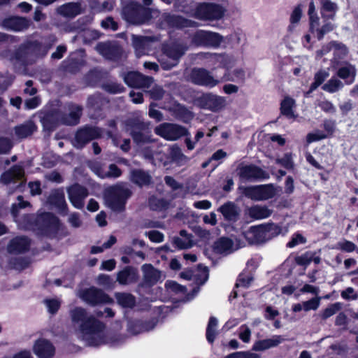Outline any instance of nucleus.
Here are the masks:
<instances>
[{
	"instance_id": "f257e3e1",
	"label": "nucleus",
	"mask_w": 358,
	"mask_h": 358,
	"mask_svg": "<svg viewBox=\"0 0 358 358\" xmlns=\"http://www.w3.org/2000/svg\"><path fill=\"white\" fill-rule=\"evenodd\" d=\"M69 315L71 327L88 345L108 344L115 346L124 341L123 336L106 331L105 324L83 308L71 310Z\"/></svg>"
},
{
	"instance_id": "f03ea898",
	"label": "nucleus",
	"mask_w": 358,
	"mask_h": 358,
	"mask_svg": "<svg viewBox=\"0 0 358 358\" xmlns=\"http://www.w3.org/2000/svg\"><path fill=\"white\" fill-rule=\"evenodd\" d=\"M279 233V228L274 224L252 227L243 233L250 244L264 243Z\"/></svg>"
},
{
	"instance_id": "7ed1b4c3",
	"label": "nucleus",
	"mask_w": 358,
	"mask_h": 358,
	"mask_svg": "<svg viewBox=\"0 0 358 358\" xmlns=\"http://www.w3.org/2000/svg\"><path fill=\"white\" fill-rule=\"evenodd\" d=\"M130 194L129 189L124 185L110 187L105 193L106 204L113 210L121 211Z\"/></svg>"
},
{
	"instance_id": "20e7f679",
	"label": "nucleus",
	"mask_w": 358,
	"mask_h": 358,
	"mask_svg": "<svg viewBox=\"0 0 358 358\" xmlns=\"http://www.w3.org/2000/svg\"><path fill=\"white\" fill-rule=\"evenodd\" d=\"M241 189L245 196L256 201L271 199L276 194L275 189L272 185L252 186Z\"/></svg>"
},
{
	"instance_id": "39448f33",
	"label": "nucleus",
	"mask_w": 358,
	"mask_h": 358,
	"mask_svg": "<svg viewBox=\"0 0 358 358\" xmlns=\"http://www.w3.org/2000/svg\"><path fill=\"white\" fill-rule=\"evenodd\" d=\"M155 133L168 141H175L186 134V129L178 124L163 123L155 129Z\"/></svg>"
},
{
	"instance_id": "423d86ee",
	"label": "nucleus",
	"mask_w": 358,
	"mask_h": 358,
	"mask_svg": "<svg viewBox=\"0 0 358 358\" xmlns=\"http://www.w3.org/2000/svg\"><path fill=\"white\" fill-rule=\"evenodd\" d=\"M187 48H182L179 45H173L166 49L159 62L162 68L168 70L175 66L179 58L184 54Z\"/></svg>"
},
{
	"instance_id": "0eeeda50",
	"label": "nucleus",
	"mask_w": 358,
	"mask_h": 358,
	"mask_svg": "<svg viewBox=\"0 0 358 358\" xmlns=\"http://www.w3.org/2000/svg\"><path fill=\"white\" fill-rule=\"evenodd\" d=\"M190 78L194 83L208 88L217 86L220 82L210 71L204 69L192 70Z\"/></svg>"
},
{
	"instance_id": "6e6552de",
	"label": "nucleus",
	"mask_w": 358,
	"mask_h": 358,
	"mask_svg": "<svg viewBox=\"0 0 358 358\" xmlns=\"http://www.w3.org/2000/svg\"><path fill=\"white\" fill-rule=\"evenodd\" d=\"M198 104L201 108L217 112L225 108L227 100L224 96L209 93L201 96L198 99Z\"/></svg>"
},
{
	"instance_id": "1a4fd4ad",
	"label": "nucleus",
	"mask_w": 358,
	"mask_h": 358,
	"mask_svg": "<svg viewBox=\"0 0 358 358\" xmlns=\"http://www.w3.org/2000/svg\"><path fill=\"white\" fill-rule=\"evenodd\" d=\"M224 11L220 5L203 3L198 6L196 14L200 19H219L224 15Z\"/></svg>"
},
{
	"instance_id": "9d476101",
	"label": "nucleus",
	"mask_w": 358,
	"mask_h": 358,
	"mask_svg": "<svg viewBox=\"0 0 358 358\" xmlns=\"http://www.w3.org/2000/svg\"><path fill=\"white\" fill-rule=\"evenodd\" d=\"M222 39L217 33L200 30L195 33L192 41L196 45L218 46Z\"/></svg>"
},
{
	"instance_id": "9b49d317",
	"label": "nucleus",
	"mask_w": 358,
	"mask_h": 358,
	"mask_svg": "<svg viewBox=\"0 0 358 358\" xmlns=\"http://www.w3.org/2000/svg\"><path fill=\"white\" fill-rule=\"evenodd\" d=\"M101 133V130L96 127H86L80 129L76 134L73 145L78 148H83L90 141L100 137Z\"/></svg>"
},
{
	"instance_id": "f8f14e48",
	"label": "nucleus",
	"mask_w": 358,
	"mask_h": 358,
	"mask_svg": "<svg viewBox=\"0 0 358 358\" xmlns=\"http://www.w3.org/2000/svg\"><path fill=\"white\" fill-rule=\"evenodd\" d=\"M32 350L38 358H52L55 353V348L48 339L40 338L36 340Z\"/></svg>"
},
{
	"instance_id": "ddd939ff",
	"label": "nucleus",
	"mask_w": 358,
	"mask_h": 358,
	"mask_svg": "<svg viewBox=\"0 0 358 358\" xmlns=\"http://www.w3.org/2000/svg\"><path fill=\"white\" fill-rule=\"evenodd\" d=\"M79 296L86 303L93 305L99 303H110L111 301L108 296L94 287H91L81 292Z\"/></svg>"
},
{
	"instance_id": "4468645a",
	"label": "nucleus",
	"mask_w": 358,
	"mask_h": 358,
	"mask_svg": "<svg viewBox=\"0 0 358 358\" xmlns=\"http://www.w3.org/2000/svg\"><path fill=\"white\" fill-rule=\"evenodd\" d=\"M24 169L20 166H15L1 175L0 181L5 185L19 182L17 185L19 187L24 183Z\"/></svg>"
},
{
	"instance_id": "2eb2a0df",
	"label": "nucleus",
	"mask_w": 358,
	"mask_h": 358,
	"mask_svg": "<svg viewBox=\"0 0 358 358\" xmlns=\"http://www.w3.org/2000/svg\"><path fill=\"white\" fill-rule=\"evenodd\" d=\"M69 199L72 205L76 208H82L84 206V200L88 193L83 187L74 185L67 189Z\"/></svg>"
},
{
	"instance_id": "dca6fc26",
	"label": "nucleus",
	"mask_w": 358,
	"mask_h": 358,
	"mask_svg": "<svg viewBox=\"0 0 358 358\" xmlns=\"http://www.w3.org/2000/svg\"><path fill=\"white\" fill-rule=\"evenodd\" d=\"M203 56L208 60L209 65L219 66L225 69H230L237 63V58L227 55H216V54H208L206 53Z\"/></svg>"
},
{
	"instance_id": "f3484780",
	"label": "nucleus",
	"mask_w": 358,
	"mask_h": 358,
	"mask_svg": "<svg viewBox=\"0 0 358 358\" xmlns=\"http://www.w3.org/2000/svg\"><path fill=\"white\" fill-rule=\"evenodd\" d=\"M124 81L131 87L145 89L151 85L153 80L137 72H129L124 77Z\"/></svg>"
},
{
	"instance_id": "a211bd4d",
	"label": "nucleus",
	"mask_w": 358,
	"mask_h": 358,
	"mask_svg": "<svg viewBox=\"0 0 358 358\" xmlns=\"http://www.w3.org/2000/svg\"><path fill=\"white\" fill-rule=\"evenodd\" d=\"M238 176L242 180H245L268 178L266 172L253 165H246L239 167Z\"/></svg>"
},
{
	"instance_id": "6ab92c4d",
	"label": "nucleus",
	"mask_w": 358,
	"mask_h": 358,
	"mask_svg": "<svg viewBox=\"0 0 358 358\" xmlns=\"http://www.w3.org/2000/svg\"><path fill=\"white\" fill-rule=\"evenodd\" d=\"M245 245L243 242L236 239L234 243L228 238H221L215 243V250L217 253L228 254Z\"/></svg>"
},
{
	"instance_id": "aec40b11",
	"label": "nucleus",
	"mask_w": 358,
	"mask_h": 358,
	"mask_svg": "<svg viewBox=\"0 0 358 358\" xmlns=\"http://www.w3.org/2000/svg\"><path fill=\"white\" fill-rule=\"evenodd\" d=\"M285 341L280 335H274L269 338L259 340L255 342L252 350L255 351H264L277 347Z\"/></svg>"
},
{
	"instance_id": "412c9836",
	"label": "nucleus",
	"mask_w": 358,
	"mask_h": 358,
	"mask_svg": "<svg viewBox=\"0 0 358 358\" xmlns=\"http://www.w3.org/2000/svg\"><path fill=\"white\" fill-rule=\"evenodd\" d=\"M29 240L25 237H16L13 238L8 246L10 254H20L29 250Z\"/></svg>"
},
{
	"instance_id": "4be33fe9",
	"label": "nucleus",
	"mask_w": 358,
	"mask_h": 358,
	"mask_svg": "<svg viewBox=\"0 0 358 358\" xmlns=\"http://www.w3.org/2000/svg\"><path fill=\"white\" fill-rule=\"evenodd\" d=\"M4 27L13 31H22L29 25V22L24 17H13L3 22Z\"/></svg>"
},
{
	"instance_id": "5701e85b",
	"label": "nucleus",
	"mask_w": 358,
	"mask_h": 358,
	"mask_svg": "<svg viewBox=\"0 0 358 358\" xmlns=\"http://www.w3.org/2000/svg\"><path fill=\"white\" fill-rule=\"evenodd\" d=\"M357 71L354 65L347 64L346 65L341 67L337 72V76L345 80L348 85L352 84L356 77Z\"/></svg>"
},
{
	"instance_id": "b1692460",
	"label": "nucleus",
	"mask_w": 358,
	"mask_h": 358,
	"mask_svg": "<svg viewBox=\"0 0 358 358\" xmlns=\"http://www.w3.org/2000/svg\"><path fill=\"white\" fill-rule=\"evenodd\" d=\"M331 49L334 50V54L338 57H342L348 53V48L345 45L341 43L332 42L324 46L321 50L318 51L317 52V57H322Z\"/></svg>"
},
{
	"instance_id": "393cba45",
	"label": "nucleus",
	"mask_w": 358,
	"mask_h": 358,
	"mask_svg": "<svg viewBox=\"0 0 358 358\" xmlns=\"http://www.w3.org/2000/svg\"><path fill=\"white\" fill-rule=\"evenodd\" d=\"M237 61L238 62L235 66L230 69H226L225 76L227 77V80L229 81L243 82L245 78V73L241 67H236L240 60L237 59Z\"/></svg>"
},
{
	"instance_id": "a878e982",
	"label": "nucleus",
	"mask_w": 358,
	"mask_h": 358,
	"mask_svg": "<svg viewBox=\"0 0 358 358\" xmlns=\"http://www.w3.org/2000/svg\"><path fill=\"white\" fill-rule=\"evenodd\" d=\"M295 100L289 96H285L281 102V113L289 119H295L296 115L294 113Z\"/></svg>"
},
{
	"instance_id": "bb28decb",
	"label": "nucleus",
	"mask_w": 358,
	"mask_h": 358,
	"mask_svg": "<svg viewBox=\"0 0 358 358\" xmlns=\"http://www.w3.org/2000/svg\"><path fill=\"white\" fill-rule=\"evenodd\" d=\"M142 271L145 280L150 284L156 283L161 278L160 272L155 269L151 264L143 265Z\"/></svg>"
},
{
	"instance_id": "cd10ccee",
	"label": "nucleus",
	"mask_w": 358,
	"mask_h": 358,
	"mask_svg": "<svg viewBox=\"0 0 358 358\" xmlns=\"http://www.w3.org/2000/svg\"><path fill=\"white\" fill-rule=\"evenodd\" d=\"M338 9L337 4L331 0H324L321 3V14L323 17L333 19Z\"/></svg>"
},
{
	"instance_id": "c85d7f7f",
	"label": "nucleus",
	"mask_w": 358,
	"mask_h": 358,
	"mask_svg": "<svg viewBox=\"0 0 358 358\" xmlns=\"http://www.w3.org/2000/svg\"><path fill=\"white\" fill-rule=\"evenodd\" d=\"M249 215L256 220L268 217L271 215V210L265 206H255L249 208Z\"/></svg>"
},
{
	"instance_id": "c756f323",
	"label": "nucleus",
	"mask_w": 358,
	"mask_h": 358,
	"mask_svg": "<svg viewBox=\"0 0 358 358\" xmlns=\"http://www.w3.org/2000/svg\"><path fill=\"white\" fill-rule=\"evenodd\" d=\"M49 201L61 210H64L66 206L64 192L61 189L52 192L49 197Z\"/></svg>"
},
{
	"instance_id": "7c9ffc66",
	"label": "nucleus",
	"mask_w": 358,
	"mask_h": 358,
	"mask_svg": "<svg viewBox=\"0 0 358 358\" xmlns=\"http://www.w3.org/2000/svg\"><path fill=\"white\" fill-rule=\"evenodd\" d=\"M81 8L80 4L76 3H69L58 8V13L66 17H74L80 13Z\"/></svg>"
},
{
	"instance_id": "2f4dec72",
	"label": "nucleus",
	"mask_w": 358,
	"mask_h": 358,
	"mask_svg": "<svg viewBox=\"0 0 358 358\" xmlns=\"http://www.w3.org/2000/svg\"><path fill=\"white\" fill-rule=\"evenodd\" d=\"M131 179L132 182L138 185L143 186L150 182L151 177L148 173L141 170H135L131 172Z\"/></svg>"
},
{
	"instance_id": "473e14b6",
	"label": "nucleus",
	"mask_w": 358,
	"mask_h": 358,
	"mask_svg": "<svg viewBox=\"0 0 358 358\" xmlns=\"http://www.w3.org/2000/svg\"><path fill=\"white\" fill-rule=\"evenodd\" d=\"M80 116V108L77 106H72L69 109V113L67 117L63 118L64 124L69 125L76 124L78 122Z\"/></svg>"
},
{
	"instance_id": "72a5a7b5",
	"label": "nucleus",
	"mask_w": 358,
	"mask_h": 358,
	"mask_svg": "<svg viewBox=\"0 0 358 358\" xmlns=\"http://www.w3.org/2000/svg\"><path fill=\"white\" fill-rule=\"evenodd\" d=\"M115 298L117 303L123 308H132L136 303L134 297L127 293H117Z\"/></svg>"
},
{
	"instance_id": "f704fd0d",
	"label": "nucleus",
	"mask_w": 358,
	"mask_h": 358,
	"mask_svg": "<svg viewBox=\"0 0 358 358\" xmlns=\"http://www.w3.org/2000/svg\"><path fill=\"white\" fill-rule=\"evenodd\" d=\"M302 15L303 10L300 5L294 8L289 17V25L288 26V29L289 31H292L293 29L299 24Z\"/></svg>"
},
{
	"instance_id": "c9c22d12",
	"label": "nucleus",
	"mask_w": 358,
	"mask_h": 358,
	"mask_svg": "<svg viewBox=\"0 0 358 358\" xmlns=\"http://www.w3.org/2000/svg\"><path fill=\"white\" fill-rule=\"evenodd\" d=\"M343 85L342 81L333 77L322 86V90L329 93H334L341 90Z\"/></svg>"
},
{
	"instance_id": "e433bc0d",
	"label": "nucleus",
	"mask_w": 358,
	"mask_h": 358,
	"mask_svg": "<svg viewBox=\"0 0 358 358\" xmlns=\"http://www.w3.org/2000/svg\"><path fill=\"white\" fill-rule=\"evenodd\" d=\"M145 12V9L141 6H137L134 13L128 14L127 20L134 24H140L145 22L148 18L141 16Z\"/></svg>"
},
{
	"instance_id": "4c0bfd02",
	"label": "nucleus",
	"mask_w": 358,
	"mask_h": 358,
	"mask_svg": "<svg viewBox=\"0 0 358 358\" xmlns=\"http://www.w3.org/2000/svg\"><path fill=\"white\" fill-rule=\"evenodd\" d=\"M219 210L227 220H234L236 218V208L235 206L231 203L224 204L219 208Z\"/></svg>"
},
{
	"instance_id": "58836bf2",
	"label": "nucleus",
	"mask_w": 358,
	"mask_h": 358,
	"mask_svg": "<svg viewBox=\"0 0 358 358\" xmlns=\"http://www.w3.org/2000/svg\"><path fill=\"white\" fill-rule=\"evenodd\" d=\"M147 42V38L145 37L133 36V45L138 56L145 53Z\"/></svg>"
},
{
	"instance_id": "ea45409f",
	"label": "nucleus",
	"mask_w": 358,
	"mask_h": 358,
	"mask_svg": "<svg viewBox=\"0 0 358 358\" xmlns=\"http://www.w3.org/2000/svg\"><path fill=\"white\" fill-rule=\"evenodd\" d=\"M217 325V319L215 317H211L209 320L206 330V338L210 343H213L215 338Z\"/></svg>"
},
{
	"instance_id": "a19ab883",
	"label": "nucleus",
	"mask_w": 358,
	"mask_h": 358,
	"mask_svg": "<svg viewBox=\"0 0 358 358\" xmlns=\"http://www.w3.org/2000/svg\"><path fill=\"white\" fill-rule=\"evenodd\" d=\"M319 160L324 168L333 165L334 162L331 152L327 149H322L320 151Z\"/></svg>"
},
{
	"instance_id": "79ce46f5",
	"label": "nucleus",
	"mask_w": 358,
	"mask_h": 358,
	"mask_svg": "<svg viewBox=\"0 0 358 358\" xmlns=\"http://www.w3.org/2000/svg\"><path fill=\"white\" fill-rule=\"evenodd\" d=\"M96 50L106 59H113L114 58L113 49L109 44L99 43L96 45Z\"/></svg>"
},
{
	"instance_id": "37998d69",
	"label": "nucleus",
	"mask_w": 358,
	"mask_h": 358,
	"mask_svg": "<svg viewBox=\"0 0 358 358\" xmlns=\"http://www.w3.org/2000/svg\"><path fill=\"white\" fill-rule=\"evenodd\" d=\"M198 273L194 275V280L199 285L204 284L208 278V271L207 267L200 266L197 271Z\"/></svg>"
},
{
	"instance_id": "c03bdc74",
	"label": "nucleus",
	"mask_w": 358,
	"mask_h": 358,
	"mask_svg": "<svg viewBox=\"0 0 358 358\" xmlns=\"http://www.w3.org/2000/svg\"><path fill=\"white\" fill-rule=\"evenodd\" d=\"M327 137V135L325 134L323 131L320 130L314 131L311 133H309L306 136V143L308 145L316 142L322 139H324Z\"/></svg>"
},
{
	"instance_id": "a18cd8bd",
	"label": "nucleus",
	"mask_w": 358,
	"mask_h": 358,
	"mask_svg": "<svg viewBox=\"0 0 358 358\" xmlns=\"http://www.w3.org/2000/svg\"><path fill=\"white\" fill-rule=\"evenodd\" d=\"M320 297H315L308 301H303L302 306L304 311L315 310L320 304Z\"/></svg>"
},
{
	"instance_id": "49530a36",
	"label": "nucleus",
	"mask_w": 358,
	"mask_h": 358,
	"mask_svg": "<svg viewBox=\"0 0 358 358\" xmlns=\"http://www.w3.org/2000/svg\"><path fill=\"white\" fill-rule=\"evenodd\" d=\"M341 308V303H335L331 304L323 310L322 313V317L323 319H327L336 314Z\"/></svg>"
},
{
	"instance_id": "de8ad7c7",
	"label": "nucleus",
	"mask_w": 358,
	"mask_h": 358,
	"mask_svg": "<svg viewBox=\"0 0 358 358\" xmlns=\"http://www.w3.org/2000/svg\"><path fill=\"white\" fill-rule=\"evenodd\" d=\"M44 303L49 313H55L60 307L61 302L57 299H48L44 301Z\"/></svg>"
},
{
	"instance_id": "09e8293b",
	"label": "nucleus",
	"mask_w": 358,
	"mask_h": 358,
	"mask_svg": "<svg viewBox=\"0 0 358 358\" xmlns=\"http://www.w3.org/2000/svg\"><path fill=\"white\" fill-rule=\"evenodd\" d=\"M253 278L251 276L250 274L248 273H241L236 283V286L237 287H248L252 282Z\"/></svg>"
},
{
	"instance_id": "8fccbe9b",
	"label": "nucleus",
	"mask_w": 358,
	"mask_h": 358,
	"mask_svg": "<svg viewBox=\"0 0 358 358\" xmlns=\"http://www.w3.org/2000/svg\"><path fill=\"white\" fill-rule=\"evenodd\" d=\"M33 132L31 125H21L15 128V134L20 138H25Z\"/></svg>"
},
{
	"instance_id": "3c124183",
	"label": "nucleus",
	"mask_w": 358,
	"mask_h": 358,
	"mask_svg": "<svg viewBox=\"0 0 358 358\" xmlns=\"http://www.w3.org/2000/svg\"><path fill=\"white\" fill-rule=\"evenodd\" d=\"M356 248L357 247L354 243L347 240L341 241L338 242L336 245L337 249L343 250L347 252H351L355 250Z\"/></svg>"
},
{
	"instance_id": "603ef678",
	"label": "nucleus",
	"mask_w": 358,
	"mask_h": 358,
	"mask_svg": "<svg viewBox=\"0 0 358 358\" xmlns=\"http://www.w3.org/2000/svg\"><path fill=\"white\" fill-rule=\"evenodd\" d=\"M166 287L171 292L176 294H185L186 288L174 281H169L166 283Z\"/></svg>"
},
{
	"instance_id": "864d4df0",
	"label": "nucleus",
	"mask_w": 358,
	"mask_h": 358,
	"mask_svg": "<svg viewBox=\"0 0 358 358\" xmlns=\"http://www.w3.org/2000/svg\"><path fill=\"white\" fill-rule=\"evenodd\" d=\"M98 176L101 178H106V177H113V178H117L121 175V171L117 168V166L115 164H111L109 166V170L107 173H97Z\"/></svg>"
},
{
	"instance_id": "5fc2aeb1",
	"label": "nucleus",
	"mask_w": 358,
	"mask_h": 358,
	"mask_svg": "<svg viewBox=\"0 0 358 358\" xmlns=\"http://www.w3.org/2000/svg\"><path fill=\"white\" fill-rule=\"evenodd\" d=\"M170 23L172 26L177 27H184L191 25V22L189 20H187L179 16H175L172 17L170 19Z\"/></svg>"
},
{
	"instance_id": "6e6d98bb",
	"label": "nucleus",
	"mask_w": 358,
	"mask_h": 358,
	"mask_svg": "<svg viewBox=\"0 0 358 358\" xmlns=\"http://www.w3.org/2000/svg\"><path fill=\"white\" fill-rule=\"evenodd\" d=\"M276 162L288 169H292L294 166L291 154H285L281 159H277Z\"/></svg>"
},
{
	"instance_id": "4d7b16f0",
	"label": "nucleus",
	"mask_w": 358,
	"mask_h": 358,
	"mask_svg": "<svg viewBox=\"0 0 358 358\" xmlns=\"http://www.w3.org/2000/svg\"><path fill=\"white\" fill-rule=\"evenodd\" d=\"M313 257V253L311 252H308L298 257L296 259V261L297 264L299 265L306 266L308 265L312 262Z\"/></svg>"
},
{
	"instance_id": "13d9d810",
	"label": "nucleus",
	"mask_w": 358,
	"mask_h": 358,
	"mask_svg": "<svg viewBox=\"0 0 358 358\" xmlns=\"http://www.w3.org/2000/svg\"><path fill=\"white\" fill-rule=\"evenodd\" d=\"M145 234H146V236H148V238H150V240L152 242L159 243H162L164 241L163 234L158 231H156V230L150 231L148 232H146Z\"/></svg>"
},
{
	"instance_id": "bf43d9fd",
	"label": "nucleus",
	"mask_w": 358,
	"mask_h": 358,
	"mask_svg": "<svg viewBox=\"0 0 358 358\" xmlns=\"http://www.w3.org/2000/svg\"><path fill=\"white\" fill-rule=\"evenodd\" d=\"M251 331L247 325L240 327L239 338L244 342L248 343L250 340Z\"/></svg>"
},
{
	"instance_id": "052dcab7",
	"label": "nucleus",
	"mask_w": 358,
	"mask_h": 358,
	"mask_svg": "<svg viewBox=\"0 0 358 358\" xmlns=\"http://www.w3.org/2000/svg\"><path fill=\"white\" fill-rule=\"evenodd\" d=\"M174 243L180 249L188 248L192 245V241L189 238H187L185 240L182 238H176L174 239Z\"/></svg>"
},
{
	"instance_id": "680f3d73",
	"label": "nucleus",
	"mask_w": 358,
	"mask_h": 358,
	"mask_svg": "<svg viewBox=\"0 0 358 358\" xmlns=\"http://www.w3.org/2000/svg\"><path fill=\"white\" fill-rule=\"evenodd\" d=\"M334 28V24L331 22H327L324 24L317 31V38L319 40L322 39L324 35L331 31H332Z\"/></svg>"
},
{
	"instance_id": "e2e57ef3",
	"label": "nucleus",
	"mask_w": 358,
	"mask_h": 358,
	"mask_svg": "<svg viewBox=\"0 0 358 358\" xmlns=\"http://www.w3.org/2000/svg\"><path fill=\"white\" fill-rule=\"evenodd\" d=\"M130 276V272L128 268H125L120 271L117 275V281L122 285H125L128 282Z\"/></svg>"
},
{
	"instance_id": "0e129e2a",
	"label": "nucleus",
	"mask_w": 358,
	"mask_h": 358,
	"mask_svg": "<svg viewBox=\"0 0 358 358\" xmlns=\"http://www.w3.org/2000/svg\"><path fill=\"white\" fill-rule=\"evenodd\" d=\"M341 296L345 299L355 300L358 298V295L355 292L352 287H348L341 292Z\"/></svg>"
},
{
	"instance_id": "69168bd1",
	"label": "nucleus",
	"mask_w": 358,
	"mask_h": 358,
	"mask_svg": "<svg viewBox=\"0 0 358 358\" xmlns=\"http://www.w3.org/2000/svg\"><path fill=\"white\" fill-rule=\"evenodd\" d=\"M320 107L322 110L329 113H334L336 112V108L334 104L329 101H322L319 104Z\"/></svg>"
},
{
	"instance_id": "338daca9",
	"label": "nucleus",
	"mask_w": 358,
	"mask_h": 358,
	"mask_svg": "<svg viewBox=\"0 0 358 358\" xmlns=\"http://www.w3.org/2000/svg\"><path fill=\"white\" fill-rule=\"evenodd\" d=\"M150 94L151 98L159 100L163 97L164 91L161 87L157 86L152 88V90L150 92Z\"/></svg>"
},
{
	"instance_id": "774afa93",
	"label": "nucleus",
	"mask_w": 358,
	"mask_h": 358,
	"mask_svg": "<svg viewBox=\"0 0 358 358\" xmlns=\"http://www.w3.org/2000/svg\"><path fill=\"white\" fill-rule=\"evenodd\" d=\"M97 283L103 287H110L111 285V280L109 275L101 274L97 278Z\"/></svg>"
}]
</instances>
